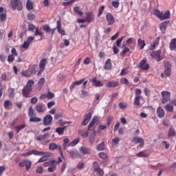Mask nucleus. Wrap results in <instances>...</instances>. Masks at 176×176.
Here are the masks:
<instances>
[{
	"label": "nucleus",
	"mask_w": 176,
	"mask_h": 176,
	"mask_svg": "<svg viewBox=\"0 0 176 176\" xmlns=\"http://www.w3.org/2000/svg\"><path fill=\"white\" fill-rule=\"evenodd\" d=\"M38 102V98L36 96H34L33 98H31L30 100V103L32 104L33 105L36 104Z\"/></svg>",
	"instance_id": "obj_63"
},
{
	"label": "nucleus",
	"mask_w": 176,
	"mask_h": 176,
	"mask_svg": "<svg viewBox=\"0 0 176 176\" xmlns=\"http://www.w3.org/2000/svg\"><path fill=\"white\" fill-rule=\"evenodd\" d=\"M84 82H85V78H82L76 82H73L71 85L70 90L71 91L74 90V87H75V86H79L80 85H82Z\"/></svg>",
	"instance_id": "obj_23"
},
{
	"label": "nucleus",
	"mask_w": 176,
	"mask_h": 176,
	"mask_svg": "<svg viewBox=\"0 0 176 176\" xmlns=\"http://www.w3.org/2000/svg\"><path fill=\"white\" fill-rule=\"evenodd\" d=\"M14 60V55L13 54H10L8 56V63H13V60Z\"/></svg>",
	"instance_id": "obj_61"
},
{
	"label": "nucleus",
	"mask_w": 176,
	"mask_h": 176,
	"mask_svg": "<svg viewBox=\"0 0 176 176\" xmlns=\"http://www.w3.org/2000/svg\"><path fill=\"white\" fill-rule=\"evenodd\" d=\"M159 42H160V37H157L155 40L153 41V44L150 46V50H155L156 47L159 45Z\"/></svg>",
	"instance_id": "obj_19"
},
{
	"label": "nucleus",
	"mask_w": 176,
	"mask_h": 176,
	"mask_svg": "<svg viewBox=\"0 0 176 176\" xmlns=\"http://www.w3.org/2000/svg\"><path fill=\"white\" fill-rule=\"evenodd\" d=\"M160 56H162V50H160L153 51L151 54L152 59L155 60L157 63H160V61H162Z\"/></svg>",
	"instance_id": "obj_6"
},
{
	"label": "nucleus",
	"mask_w": 176,
	"mask_h": 176,
	"mask_svg": "<svg viewBox=\"0 0 176 176\" xmlns=\"http://www.w3.org/2000/svg\"><path fill=\"white\" fill-rule=\"evenodd\" d=\"M28 115L30 118L36 116V114L34 112V109L32 108V106H30L29 107Z\"/></svg>",
	"instance_id": "obj_43"
},
{
	"label": "nucleus",
	"mask_w": 176,
	"mask_h": 176,
	"mask_svg": "<svg viewBox=\"0 0 176 176\" xmlns=\"http://www.w3.org/2000/svg\"><path fill=\"white\" fill-rule=\"evenodd\" d=\"M162 99L161 100L162 104H166L171 100V95L168 91H163L161 92Z\"/></svg>",
	"instance_id": "obj_3"
},
{
	"label": "nucleus",
	"mask_w": 176,
	"mask_h": 176,
	"mask_svg": "<svg viewBox=\"0 0 176 176\" xmlns=\"http://www.w3.org/2000/svg\"><path fill=\"white\" fill-rule=\"evenodd\" d=\"M33 155L35 156H42L43 155H45V152L43 151H38V150H33Z\"/></svg>",
	"instance_id": "obj_48"
},
{
	"label": "nucleus",
	"mask_w": 176,
	"mask_h": 176,
	"mask_svg": "<svg viewBox=\"0 0 176 176\" xmlns=\"http://www.w3.org/2000/svg\"><path fill=\"white\" fill-rule=\"evenodd\" d=\"M119 82L118 81H109L106 84V87H118Z\"/></svg>",
	"instance_id": "obj_24"
},
{
	"label": "nucleus",
	"mask_w": 176,
	"mask_h": 176,
	"mask_svg": "<svg viewBox=\"0 0 176 176\" xmlns=\"http://www.w3.org/2000/svg\"><path fill=\"white\" fill-rule=\"evenodd\" d=\"M106 20L108 23V25H113V24H115V17L109 12L106 14Z\"/></svg>",
	"instance_id": "obj_11"
},
{
	"label": "nucleus",
	"mask_w": 176,
	"mask_h": 176,
	"mask_svg": "<svg viewBox=\"0 0 176 176\" xmlns=\"http://www.w3.org/2000/svg\"><path fill=\"white\" fill-rule=\"evenodd\" d=\"M35 25L34 24H29L28 25V31H34V30H36Z\"/></svg>",
	"instance_id": "obj_62"
},
{
	"label": "nucleus",
	"mask_w": 176,
	"mask_h": 176,
	"mask_svg": "<svg viewBox=\"0 0 176 176\" xmlns=\"http://www.w3.org/2000/svg\"><path fill=\"white\" fill-rule=\"evenodd\" d=\"M104 9H105V6H102L99 8L98 11V17H100L102 13L104 12Z\"/></svg>",
	"instance_id": "obj_55"
},
{
	"label": "nucleus",
	"mask_w": 176,
	"mask_h": 176,
	"mask_svg": "<svg viewBox=\"0 0 176 176\" xmlns=\"http://www.w3.org/2000/svg\"><path fill=\"white\" fill-rule=\"evenodd\" d=\"M157 115L160 119H162V118H164L166 112L164 111V109L162 107H159L157 109Z\"/></svg>",
	"instance_id": "obj_18"
},
{
	"label": "nucleus",
	"mask_w": 176,
	"mask_h": 176,
	"mask_svg": "<svg viewBox=\"0 0 176 176\" xmlns=\"http://www.w3.org/2000/svg\"><path fill=\"white\" fill-rule=\"evenodd\" d=\"M122 47H124V50L120 53V56H121V57H124V54L130 52V48L126 47V45L124 44L122 45Z\"/></svg>",
	"instance_id": "obj_32"
},
{
	"label": "nucleus",
	"mask_w": 176,
	"mask_h": 176,
	"mask_svg": "<svg viewBox=\"0 0 176 176\" xmlns=\"http://www.w3.org/2000/svg\"><path fill=\"white\" fill-rule=\"evenodd\" d=\"M168 19H170V12L168 10H166L164 12V14L162 12L161 20H167Z\"/></svg>",
	"instance_id": "obj_38"
},
{
	"label": "nucleus",
	"mask_w": 176,
	"mask_h": 176,
	"mask_svg": "<svg viewBox=\"0 0 176 176\" xmlns=\"http://www.w3.org/2000/svg\"><path fill=\"white\" fill-rule=\"evenodd\" d=\"M65 129H67V126H63V127H57L56 129V133H57V134L58 135H64V131L65 130Z\"/></svg>",
	"instance_id": "obj_27"
},
{
	"label": "nucleus",
	"mask_w": 176,
	"mask_h": 176,
	"mask_svg": "<svg viewBox=\"0 0 176 176\" xmlns=\"http://www.w3.org/2000/svg\"><path fill=\"white\" fill-rule=\"evenodd\" d=\"M170 50H175L176 49V38H173L169 43Z\"/></svg>",
	"instance_id": "obj_29"
},
{
	"label": "nucleus",
	"mask_w": 176,
	"mask_h": 176,
	"mask_svg": "<svg viewBox=\"0 0 176 176\" xmlns=\"http://www.w3.org/2000/svg\"><path fill=\"white\" fill-rule=\"evenodd\" d=\"M43 30L45 32H51L52 35H54V31L56 30V29H51L49 25H43Z\"/></svg>",
	"instance_id": "obj_22"
},
{
	"label": "nucleus",
	"mask_w": 176,
	"mask_h": 176,
	"mask_svg": "<svg viewBox=\"0 0 176 176\" xmlns=\"http://www.w3.org/2000/svg\"><path fill=\"white\" fill-rule=\"evenodd\" d=\"M91 82L96 87H101L103 86L102 82H101L100 80H97V78L96 77L92 78Z\"/></svg>",
	"instance_id": "obj_25"
},
{
	"label": "nucleus",
	"mask_w": 176,
	"mask_h": 176,
	"mask_svg": "<svg viewBox=\"0 0 176 176\" xmlns=\"http://www.w3.org/2000/svg\"><path fill=\"white\" fill-rule=\"evenodd\" d=\"M48 148H49L50 151H56V149H57V151H58V152L60 153V155L62 159H64V154L63 153V148H62L61 146L57 145V144H56V143H51V144H50Z\"/></svg>",
	"instance_id": "obj_5"
},
{
	"label": "nucleus",
	"mask_w": 176,
	"mask_h": 176,
	"mask_svg": "<svg viewBox=\"0 0 176 176\" xmlns=\"http://www.w3.org/2000/svg\"><path fill=\"white\" fill-rule=\"evenodd\" d=\"M98 156L99 157H100V159H102L103 160H107V159H108V155H107L105 153H99Z\"/></svg>",
	"instance_id": "obj_53"
},
{
	"label": "nucleus",
	"mask_w": 176,
	"mask_h": 176,
	"mask_svg": "<svg viewBox=\"0 0 176 176\" xmlns=\"http://www.w3.org/2000/svg\"><path fill=\"white\" fill-rule=\"evenodd\" d=\"M46 64H47V60L45 58H43L40 60L39 63V68L40 69H45V67H46Z\"/></svg>",
	"instance_id": "obj_33"
},
{
	"label": "nucleus",
	"mask_w": 176,
	"mask_h": 176,
	"mask_svg": "<svg viewBox=\"0 0 176 176\" xmlns=\"http://www.w3.org/2000/svg\"><path fill=\"white\" fill-rule=\"evenodd\" d=\"M10 5L13 10H16V9L19 12H21V10H23V3H21V1L20 0H11Z\"/></svg>",
	"instance_id": "obj_2"
},
{
	"label": "nucleus",
	"mask_w": 176,
	"mask_h": 176,
	"mask_svg": "<svg viewBox=\"0 0 176 176\" xmlns=\"http://www.w3.org/2000/svg\"><path fill=\"white\" fill-rule=\"evenodd\" d=\"M34 109H36L38 113H43L46 111V106L43 103H38L35 106Z\"/></svg>",
	"instance_id": "obj_9"
},
{
	"label": "nucleus",
	"mask_w": 176,
	"mask_h": 176,
	"mask_svg": "<svg viewBox=\"0 0 176 176\" xmlns=\"http://www.w3.org/2000/svg\"><path fill=\"white\" fill-rule=\"evenodd\" d=\"M35 85L33 80H29L27 82L26 85L22 89L23 96L25 98H30L31 97V91H32V87Z\"/></svg>",
	"instance_id": "obj_1"
},
{
	"label": "nucleus",
	"mask_w": 176,
	"mask_h": 176,
	"mask_svg": "<svg viewBox=\"0 0 176 176\" xmlns=\"http://www.w3.org/2000/svg\"><path fill=\"white\" fill-rule=\"evenodd\" d=\"M138 46H139L140 50H142V49H144L145 46H146V43H145V41L139 38L138 40Z\"/></svg>",
	"instance_id": "obj_28"
},
{
	"label": "nucleus",
	"mask_w": 176,
	"mask_h": 176,
	"mask_svg": "<svg viewBox=\"0 0 176 176\" xmlns=\"http://www.w3.org/2000/svg\"><path fill=\"white\" fill-rule=\"evenodd\" d=\"M56 30L58 34H61L62 36L66 34L65 30L61 28V21H57L56 22Z\"/></svg>",
	"instance_id": "obj_16"
},
{
	"label": "nucleus",
	"mask_w": 176,
	"mask_h": 176,
	"mask_svg": "<svg viewBox=\"0 0 176 176\" xmlns=\"http://www.w3.org/2000/svg\"><path fill=\"white\" fill-rule=\"evenodd\" d=\"M164 109L167 112H173L174 106H173V104H170V103H168V104H167L166 105L164 106Z\"/></svg>",
	"instance_id": "obj_36"
},
{
	"label": "nucleus",
	"mask_w": 176,
	"mask_h": 176,
	"mask_svg": "<svg viewBox=\"0 0 176 176\" xmlns=\"http://www.w3.org/2000/svg\"><path fill=\"white\" fill-rule=\"evenodd\" d=\"M79 151L82 155H90V153H91V149L85 146H81Z\"/></svg>",
	"instance_id": "obj_17"
},
{
	"label": "nucleus",
	"mask_w": 176,
	"mask_h": 176,
	"mask_svg": "<svg viewBox=\"0 0 176 176\" xmlns=\"http://www.w3.org/2000/svg\"><path fill=\"white\" fill-rule=\"evenodd\" d=\"M153 14L154 16H156L160 19V20H162V16L163 14V12H160L158 9L153 10Z\"/></svg>",
	"instance_id": "obj_34"
},
{
	"label": "nucleus",
	"mask_w": 176,
	"mask_h": 176,
	"mask_svg": "<svg viewBox=\"0 0 176 176\" xmlns=\"http://www.w3.org/2000/svg\"><path fill=\"white\" fill-rule=\"evenodd\" d=\"M50 155L49 154L46 155H43L37 162V163H43V162H46L47 161V158L50 157Z\"/></svg>",
	"instance_id": "obj_44"
},
{
	"label": "nucleus",
	"mask_w": 176,
	"mask_h": 176,
	"mask_svg": "<svg viewBox=\"0 0 176 176\" xmlns=\"http://www.w3.org/2000/svg\"><path fill=\"white\" fill-rule=\"evenodd\" d=\"M29 72L31 75H35V74H36V65H32V67L29 69Z\"/></svg>",
	"instance_id": "obj_46"
},
{
	"label": "nucleus",
	"mask_w": 176,
	"mask_h": 176,
	"mask_svg": "<svg viewBox=\"0 0 176 176\" xmlns=\"http://www.w3.org/2000/svg\"><path fill=\"white\" fill-rule=\"evenodd\" d=\"M111 5L113 8H115L116 9H118V8H119V6L120 5V3H119V1L116 0L112 1Z\"/></svg>",
	"instance_id": "obj_59"
},
{
	"label": "nucleus",
	"mask_w": 176,
	"mask_h": 176,
	"mask_svg": "<svg viewBox=\"0 0 176 176\" xmlns=\"http://www.w3.org/2000/svg\"><path fill=\"white\" fill-rule=\"evenodd\" d=\"M140 98H141V96H135V98H134V102H133V104L135 105H140Z\"/></svg>",
	"instance_id": "obj_60"
},
{
	"label": "nucleus",
	"mask_w": 176,
	"mask_h": 176,
	"mask_svg": "<svg viewBox=\"0 0 176 176\" xmlns=\"http://www.w3.org/2000/svg\"><path fill=\"white\" fill-rule=\"evenodd\" d=\"M122 85H126V86H129L130 82H129V80L126 78H122L120 80Z\"/></svg>",
	"instance_id": "obj_58"
},
{
	"label": "nucleus",
	"mask_w": 176,
	"mask_h": 176,
	"mask_svg": "<svg viewBox=\"0 0 176 176\" xmlns=\"http://www.w3.org/2000/svg\"><path fill=\"white\" fill-rule=\"evenodd\" d=\"M9 105H12V104L10 102V100H6L3 104L4 108H8Z\"/></svg>",
	"instance_id": "obj_64"
},
{
	"label": "nucleus",
	"mask_w": 176,
	"mask_h": 176,
	"mask_svg": "<svg viewBox=\"0 0 176 176\" xmlns=\"http://www.w3.org/2000/svg\"><path fill=\"white\" fill-rule=\"evenodd\" d=\"M72 122L71 121H63V120H58V124L60 125L62 127L65 126V124H71Z\"/></svg>",
	"instance_id": "obj_45"
},
{
	"label": "nucleus",
	"mask_w": 176,
	"mask_h": 176,
	"mask_svg": "<svg viewBox=\"0 0 176 176\" xmlns=\"http://www.w3.org/2000/svg\"><path fill=\"white\" fill-rule=\"evenodd\" d=\"M96 173H98L99 175L102 176L104 175V170L100 168H96V170H94Z\"/></svg>",
	"instance_id": "obj_54"
},
{
	"label": "nucleus",
	"mask_w": 176,
	"mask_h": 176,
	"mask_svg": "<svg viewBox=\"0 0 176 176\" xmlns=\"http://www.w3.org/2000/svg\"><path fill=\"white\" fill-rule=\"evenodd\" d=\"M54 163H57V161H56L55 160H50L44 162L43 166L44 167H50L51 166L54 164Z\"/></svg>",
	"instance_id": "obj_37"
},
{
	"label": "nucleus",
	"mask_w": 176,
	"mask_h": 176,
	"mask_svg": "<svg viewBox=\"0 0 176 176\" xmlns=\"http://www.w3.org/2000/svg\"><path fill=\"white\" fill-rule=\"evenodd\" d=\"M136 156L138 157H147L148 154H146L145 151H140L138 154H136Z\"/></svg>",
	"instance_id": "obj_51"
},
{
	"label": "nucleus",
	"mask_w": 176,
	"mask_h": 176,
	"mask_svg": "<svg viewBox=\"0 0 176 176\" xmlns=\"http://www.w3.org/2000/svg\"><path fill=\"white\" fill-rule=\"evenodd\" d=\"M97 122H98V117L94 116L88 125V130L91 131V127H93V126H94Z\"/></svg>",
	"instance_id": "obj_21"
},
{
	"label": "nucleus",
	"mask_w": 176,
	"mask_h": 176,
	"mask_svg": "<svg viewBox=\"0 0 176 176\" xmlns=\"http://www.w3.org/2000/svg\"><path fill=\"white\" fill-rule=\"evenodd\" d=\"M133 141L134 144H140L139 148H142V146H144V142H145L144 139H142V138H140V137H134L133 138Z\"/></svg>",
	"instance_id": "obj_13"
},
{
	"label": "nucleus",
	"mask_w": 176,
	"mask_h": 176,
	"mask_svg": "<svg viewBox=\"0 0 176 176\" xmlns=\"http://www.w3.org/2000/svg\"><path fill=\"white\" fill-rule=\"evenodd\" d=\"M34 35V36H38L39 37H41L40 41H42V39L43 38V32H40L39 29H38V28L35 29V33Z\"/></svg>",
	"instance_id": "obj_42"
},
{
	"label": "nucleus",
	"mask_w": 176,
	"mask_h": 176,
	"mask_svg": "<svg viewBox=\"0 0 176 176\" xmlns=\"http://www.w3.org/2000/svg\"><path fill=\"white\" fill-rule=\"evenodd\" d=\"M92 20H93V17L91 16V13H88L87 14V18L85 19V21L87 23H91Z\"/></svg>",
	"instance_id": "obj_57"
},
{
	"label": "nucleus",
	"mask_w": 176,
	"mask_h": 176,
	"mask_svg": "<svg viewBox=\"0 0 176 176\" xmlns=\"http://www.w3.org/2000/svg\"><path fill=\"white\" fill-rule=\"evenodd\" d=\"M164 74L166 76L171 75V64L166 63L164 65Z\"/></svg>",
	"instance_id": "obj_15"
},
{
	"label": "nucleus",
	"mask_w": 176,
	"mask_h": 176,
	"mask_svg": "<svg viewBox=\"0 0 176 176\" xmlns=\"http://www.w3.org/2000/svg\"><path fill=\"white\" fill-rule=\"evenodd\" d=\"M57 170V162L47 168L48 173H54Z\"/></svg>",
	"instance_id": "obj_30"
},
{
	"label": "nucleus",
	"mask_w": 176,
	"mask_h": 176,
	"mask_svg": "<svg viewBox=\"0 0 176 176\" xmlns=\"http://www.w3.org/2000/svg\"><path fill=\"white\" fill-rule=\"evenodd\" d=\"M138 67L142 71H148V69L150 68V66L147 63L146 58H144L142 60H140Z\"/></svg>",
	"instance_id": "obj_4"
},
{
	"label": "nucleus",
	"mask_w": 176,
	"mask_h": 176,
	"mask_svg": "<svg viewBox=\"0 0 176 176\" xmlns=\"http://www.w3.org/2000/svg\"><path fill=\"white\" fill-rule=\"evenodd\" d=\"M91 116H93V113L91 112H89L84 118L82 125L87 126L89 124V122H90L91 119Z\"/></svg>",
	"instance_id": "obj_14"
},
{
	"label": "nucleus",
	"mask_w": 176,
	"mask_h": 176,
	"mask_svg": "<svg viewBox=\"0 0 176 176\" xmlns=\"http://www.w3.org/2000/svg\"><path fill=\"white\" fill-rule=\"evenodd\" d=\"M25 127H27V124H23L19 126H15L14 129L16 130V133H20V131H21V130H23V129H25Z\"/></svg>",
	"instance_id": "obj_40"
},
{
	"label": "nucleus",
	"mask_w": 176,
	"mask_h": 176,
	"mask_svg": "<svg viewBox=\"0 0 176 176\" xmlns=\"http://www.w3.org/2000/svg\"><path fill=\"white\" fill-rule=\"evenodd\" d=\"M19 167H25L26 170L28 171L30 168H31V166H32V162H31V161L28 160H25L19 162Z\"/></svg>",
	"instance_id": "obj_8"
},
{
	"label": "nucleus",
	"mask_w": 176,
	"mask_h": 176,
	"mask_svg": "<svg viewBox=\"0 0 176 176\" xmlns=\"http://www.w3.org/2000/svg\"><path fill=\"white\" fill-rule=\"evenodd\" d=\"M21 75L23 76H25V78H30V76H31L32 74H31L30 70L28 69V70H25L24 72H23L21 73Z\"/></svg>",
	"instance_id": "obj_52"
},
{
	"label": "nucleus",
	"mask_w": 176,
	"mask_h": 176,
	"mask_svg": "<svg viewBox=\"0 0 176 176\" xmlns=\"http://www.w3.org/2000/svg\"><path fill=\"white\" fill-rule=\"evenodd\" d=\"M96 150L100 152L101 151H105V142H102L96 146Z\"/></svg>",
	"instance_id": "obj_31"
},
{
	"label": "nucleus",
	"mask_w": 176,
	"mask_h": 176,
	"mask_svg": "<svg viewBox=\"0 0 176 176\" xmlns=\"http://www.w3.org/2000/svg\"><path fill=\"white\" fill-rule=\"evenodd\" d=\"M28 20H30V21H33V20H35V14L32 13H29L27 14Z\"/></svg>",
	"instance_id": "obj_56"
},
{
	"label": "nucleus",
	"mask_w": 176,
	"mask_h": 176,
	"mask_svg": "<svg viewBox=\"0 0 176 176\" xmlns=\"http://www.w3.org/2000/svg\"><path fill=\"white\" fill-rule=\"evenodd\" d=\"M74 12H75L78 16H83V12L79 10V6L74 7Z\"/></svg>",
	"instance_id": "obj_47"
},
{
	"label": "nucleus",
	"mask_w": 176,
	"mask_h": 176,
	"mask_svg": "<svg viewBox=\"0 0 176 176\" xmlns=\"http://www.w3.org/2000/svg\"><path fill=\"white\" fill-rule=\"evenodd\" d=\"M79 144V139H74L72 142L69 144V146H75Z\"/></svg>",
	"instance_id": "obj_50"
},
{
	"label": "nucleus",
	"mask_w": 176,
	"mask_h": 176,
	"mask_svg": "<svg viewBox=\"0 0 176 176\" xmlns=\"http://www.w3.org/2000/svg\"><path fill=\"white\" fill-rule=\"evenodd\" d=\"M53 122V117L52 115H46L43 118V126H50Z\"/></svg>",
	"instance_id": "obj_10"
},
{
	"label": "nucleus",
	"mask_w": 176,
	"mask_h": 176,
	"mask_svg": "<svg viewBox=\"0 0 176 176\" xmlns=\"http://www.w3.org/2000/svg\"><path fill=\"white\" fill-rule=\"evenodd\" d=\"M6 19H8L6 12L0 14V21H6Z\"/></svg>",
	"instance_id": "obj_49"
},
{
	"label": "nucleus",
	"mask_w": 176,
	"mask_h": 176,
	"mask_svg": "<svg viewBox=\"0 0 176 176\" xmlns=\"http://www.w3.org/2000/svg\"><path fill=\"white\" fill-rule=\"evenodd\" d=\"M96 131H94V133L89 135V142L90 145H93V144H94V141H96Z\"/></svg>",
	"instance_id": "obj_35"
},
{
	"label": "nucleus",
	"mask_w": 176,
	"mask_h": 176,
	"mask_svg": "<svg viewBox=\"0 0 176 176\" xmlns=\"http://www.w3.org/2000/svg\"><path fill=\"white\" fill-rule=\"evenodd\" d=\"M170 24V21H165L162 22L160 25V30L162 34H166V30H167V26Z\"/></svg>",
	"instance_id": "obj_12"
},
{
	"label": "nucleus",
	"mask_w": 176,
	"mask_h": 176,
	"mask_svg": "<svg viewBox=\"0 0 176 176\" xmlns=\"http://www.w3.org/2000/svg\"><path fill=\"white\" fill-rule=\"evenodd\" d=\"M67 153L69 154L72 159H78V157H81L80 153L78 149L72 148L71 150L67 151Z\"/></svg>",
	"instance_id": "obj_7"
},
{
	"label": "nucleus",
	"mask_w": 176,
	"mask_h": 176,
	"mask_svg": "<svg viewBox=\"0 0 176 176\" xmlns=\"http://www.w3.org/2000/svg\"><path fill=\"white\" fill-rule=\"evenodd\" d=\"M26 9L28 10H32V9H34V4H32L31 0H27Z\"/></svg>",
	"instance_id": "obj_41"
},
{
	"label": "nucleus",
	"mask_w": 176,
	"mask_h": 176,
	"mask_svg": "<svg viewBox=\"0 0 176 176\" xmlns=\"http://www.w3.org/2000/svg\"><path fill=\"white\" fill-rule=\"evenodd\" d=\"M104 69H106V71H111V69H112V63H111V58H108L106 60Z\"/></svg>",
	"instance_id": "obj_20"
},
{
	"label": "nucleus",
	"mask_w": 176,
	"mask_h": 176,
	"mask_svg": "<svg viewBox=\"0 0 176 176\" xmlns=\"http://www.w3.org/2000/svg\"><path fill=\"white\" fill-rule=\"evenodd\" d=\"M42 119H41V118L39 117H30V118L29 119V122H32L34 123H39V122H41Z\"/></svg>",
	"instance_id": "obj_39"
},
{
	"label": "nucleus",
	"mask_w": 176,
	"mask_h": 176,
	"mask_svg": "<svg viewBox=\"0 0 176 176\" xmlns=\"http://www.w3.org/2000/svg\"><path fill=\"white\" fill-rule=\"evenodd\" d=\"M49 137V133H46L44 135H39L36 137V140L37 141H41L43 142L45 141V138H47Z\"/></svg>",
	"instance_id": "obj_26"
}]
</instances>
